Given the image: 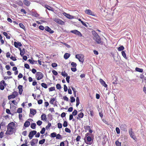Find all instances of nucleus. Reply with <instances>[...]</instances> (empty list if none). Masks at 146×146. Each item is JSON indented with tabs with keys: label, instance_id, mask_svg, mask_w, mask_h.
Returning <instances> with one entry per match:
<instances>
[{
	"label": "nucleus",
	"instance_id": "4468645a",
	"mask_svg": "<svg viewBox=\"0 0 146 146\" xmlns=\"http://www.w3.org/2000/svg\"><path fill=\"white\" fill-rule=\"evenodd\" d=\"M37 139H33L31 142V144L32 146H34L35 143H37L38 142Z\"/></svg>",
	"mask_w": 146,
	"mask_h": 146
},
{
	"label": "nucleus",
	"instance_id": "9d476101",
	"mask_svg": "<svg viewBox=\"0 0 146 146\" xmlns=\"http://www.w3.org/2000/svg\"><path fill=\"white\" fill-rule=\"evenodd\" d=\"M85 12L86 13L93 16H95V15L94 13L90 9H86L85 11Z\"/></svg>",
	"mask_w": 146,
	"mask_h": 146
},
{
	"label": "nucleus",
	"instance_id": "6e6d98bb",
	"mask_svg": "<svg viewBox=\"0 0 146 146\" xmlns=\"http://www.w3.org/2000/svg\"><path fill=\"white\" fill-rule=\"evenodd\" d=\"M49 89L50 92L52 91L55 90V88L54 87H51L49 88Z\"/></svg>",
	"mask_w": 146,
	"mask_h": 146
},
{
	"label": "nucleus",
	"instance_id": "bb28decb",
	"mask_svg": "<svg viewBox=\"0 0 146 146\" xmlns=\"http://www.w3.org/2000/svg\"><path fill=\"white\" fill-rule=\"evenodd\" d=\"M41 85L43 87L45 88H47V85L44 83H42L41 84Z\"/></svg>",
	"mask_w": 146,
	"mask_h": 146
},
{
	"label": "nucleus",
	"instance_id": "2eb2a0df",
	"mask_svg": "<svg viewBox=\"0 0 146 146\" xmlns=\"http://www.w3.org/2000/svg\"><path fill=\"white\" fill-rule=\"evenodd\" d=\"M100 82L101 83V84L105 87H107V85L106 84L105 82L102 79H100Z\"/></svg>",
	"mask_w": 146,
	"mask_h": 146
},
{
	"label": "nucleus",
	"instance_id": "2f4dec72",
	"mask_svg": "<svg viewBox=\"0 0 146 146\" xmlns=\"http://www.w3.org/2000/svg\"><path fill=\"white\" fill-rule=\"evenodd\" d=\"M121 54L124 58L126 59V56L125 52L124 51H122L121 52Z\"/></svg>",
	"mask_w": 146,
	"mask_h": 146
},
{
	"label": "nucleus",
	"instance_id": "473e14b6",
	"mask_svg": "<svg viewBox=\"0 0 146 146\" xmlns=\"http://www.w3.org/2000/svg\"><path fill=\"white\" fill-rule=\"evenodd\" d=\"M22 108H18L17 110V112L19 113H22Z\"/></svg>",
	"mask_w": 146,
	"mask_h": 146
},
{
	"label": "nucleus",
	"instance_id": "c756f323",
	"mask_svg": "<svg viewBox=\"0 0 146 146\" xmlns=\"http://www.w3.org/2000/svg\"><path fill=\"white\" fill-rule=\"evenodd\" d=\"M45 140L44 139L40 140L39 142V144H43L44 143Z\"/></svg>",
	"mask_w": 146,
	"mask_h": 146
},
{
	"label": "nucleus",
	"instance_id": "4d7b16f0",
	"mask_svg": "<svg viewBox=\"0 0 146 146\" xmlns=\"http://www.w3.org/2000/svg\"><path fill=\"white\" fill-rule=\"evenodd\" d=\"M87 139L88 141H90L92 140V138L90 136H88L87 137Z\"/></svg>",
	"mask_w": 146,
	"mask_h": 146
},
{
	"label": "nucleus",
	"instance_id": "79ce46f5",
	"mask_svg": "<svg viewBox=\"0 0 146 146\" xmlns=\"http://www.w3.org/2000/svg\"><path fill=\"white\" fill-rule=\"evenodd\" d=\"M83 116H84V114L82 112L80 113L78 115V117H80V118H82V117H83Z\"/></svg>",
	"mask_w": 146,
	"mask_h": 146
},
{
	"label": "nucleus",
	"instance_id": "603ef678",
	"mask_svg": "<svg viewBox=\"0 0 146 146\" xmlns=\"http://www.w3.org/2000/svg\"><path fill=\"white\" fill-rule=\"evenodd\" d=\"M52 72L53 74L55 76H56L58 74V73L57 72L54 70H52Z\"/></svg>",
	"mask_w": 146,
	"mask_h": 146
},
{
	"label": "nucleus",
	"instance_id": "f03ea898",
	"mask_svg": "<svg viewBox=\"0 0 146 146\" xmlns=\"http://www.w3.org/2000/svg\"><path fill=\"white\" fill-rule=\"evenodd\" d=\"M92 33L94 36L93 39L96 41L97 44H102L103 42L102 41L98 34L94 31H92Z\"/></svg>",
	"mask_w": 146,
	"mask_h": 146
},
{
	"label": "nucleus",
	"instance_id": "9b49d317",
	"mask_svg": "<svg viewBox=\"0 0 146 146\" xmlns=\"http://www.w3.org/2000/svg\"><path fill=\"white\" fill-rule=\"evenodd\" d=\"M129 134L130 136V137L133 139H135V135L134 133L132 131V129H130L129 130Z\"/></svg>",
	"mask_w": 146,
	"mask_h": 146
},
{
	"label": "nucleus",
	"instance_id": "4c0bfd02",
	"mask_svg": "<svg viewBox=\"0 0 146 146\" xmlns=\"http://www.w3.org/2000/svg\"><path fill=\"white\" fill-rule=\"evenodd\" d=\"M19 25L20 27L22 29H24L25 28V26L22 23H20Z\"/></svg>",
	"mask_w": 146,
	"mask_h": 146
},
{
	"label": "nucleus",
	"instance_id": "49530a36",
	"mask_svg": "<svg viewBox=\"0 0 146 146\" xmlns=\"http://www.w3.org/2000/svg\"><path fill=\"white\" fill-rule=\"evenodd\" d=\"M115 130L117 134H119L120 133V129L118 127H116Z\"/></svg>",
	"mask_w": 146,
	"mask_h": 146
},
{
	"label": "nucleus",
	"instance_id": "c03bdc74",
	"mask_svg": "<svg viewBox=\"0 0 146 146\" xmlns=\"http://www.w3.org/2000/svg\"><path fill=\"white\" fill-rule=\"evenodd\" d=\"M17 4L21 6H22L23 5V2L21 1H19L17 2Z\"/></svg>",
	"mask_w": 146,
	"mask_h": 146
},
{
	"label": "nucleus",
	"instance_id": "09e8293b",
	"mask_svg": "<svg viewBox=\"0 0 146 146\" xmlns=\"http://www.w3.org/2000/svg\"><path fill=\"white\" fill-rule=\"evenodd\" d=\"M51 65L54 68L56 67L57 66V64L56 63H52Z\"/></svg>",
	"mask_w": 146,
	"mask_h": 146
},
{
	"label": "nucleus",
	"instance_id": "7ed1b4c3",
	"mask_svg": "<svg viewBox=\"0 0 146 146\" xmlns=\"http://www.w3.org/2000/svg\"><path fill=\"white\" fill-rule=\"evenodd\" d=\"M84 56L81 54H77L76 55V58L78 59L80 62H83L84 61Z\"/></svg>",
	"mask_w": 146,
	"mask_h": 146
},
{
	"label": "nucleus",
	"instance_id": "393cba45",
	"mask_svg": "<svg viewBox=\"0 0 146 146\" xmlns=\"http://www.w3.org/2000/svg\"><path fill=\"white\" fill-rule=\"evenodd\" d=\"M135 70L137 72H143V69L141 68H135Z\"/></svg>",
	"mask_w": 146,
	"mask_h": 146
},
{
	"label": "nucleus",
	"instance_id": "ea45409f",
	"mask_svg": "<svg viewBox=\"0 0 146 146\" xmlns=\"http://www.w3.org/2000/svg\"><path fill=\"white\" fill-rule=\"evenodd\" d=\"M36 123L38 125L40 126L42 123V122L40 120H38L37 122Z\"/></svg>",
	"mask_w": 146,
	"mask_h": 146
},
{
	"label": "nucleus",
	"instance_id": "f704fd0d",
	"mask_svg": "<svg viewBox=\"0 0 146 146\" xmlns=\"http://www.w3.org/2000/svg\"><path fill=\"white\" fill-rule=\"evenodd\" d=\"M56 134L55 132L52 133L51 134V137H54L56 136Z\"/></svg>",
	"mask_w": 146,
	"mask_h": 146
},
{
	"label": "nucleus",
	"instance_id": "3c124183",
	"mask_svg": "<svg viewBox=\"0 0 146 146\" xmlns=\"http://www.w3.org/2000/svg\"><path fill=\"white\" fill-rule=\"evenodd\" d=\"M68 125L67 122L66 121H64L63 124V126L64 127H66Z\"/></svg>",
	"mask_w": 146,
	"mask_h": 146
},
{
	"label": "nucleus",
	"instance_id": "37998d69",
	"mask_svg": "<svg viewBox=\"0 0 146 146\" xmlns=\"http://www.w3.org/2000/svg\"><path fill=\"white\" fill-rule=\"evenodd\" d=\"M70 101L71 102H74L75 101V99L73 97H70Z\"/></svg>",
	"mask_w": 146,
	"mask_h": 146
},
{
	"label": "nucleus",
	"instance_id": "4be33fe9",
	"mask_svg": "<svg viewBox=\"0 0 146 146\" xmlns=\"http://www.w3.org/2000/svg\"><path fill=\"white\" fill-rule=\"evenodd\" d=\"M30 124V123L29 121H27L24 124V126L26 127H27L29 126Z\"/></svg>",
	"mask_w": 146,
	"mask_h": 146
},
{
	"label": "nucleus",
	"instance_id": "1a4fd4ad",
	"mask_svg": "<svg viewBox=\"0 0 146 146\" xmlns=\"http://www.w3.org/2000/svg\"><path fill=\"white\" fill-rule=\"evenodd\" d=\"M36 133V131L33 130L30 132L29 137L30 139H31L34 135H35Z\"/></svg>",
	"mask_w": 146,
	"mask_h": 146
},
{
	"label": "nucleus",
	"instance_id": "0eeeda50",
	"mask_svg": "<svg viewBox=\"0 0 146 146\" xmlns=\"http://www.w3.org/2000/svg\"><path fill=\"white\" fill-rule=\"evenodd\" d=\"M6 86V84L4 80H3L0 82V89L3 90L4 89V86Z\"/></svg>",
	"mask_w": 146,
	"mask_h": 146
},
{
	"label": "nucleus",
	"instance_id": "423d86ee",
	"mask_svg": "<svg viewBox=\"0 0 146 146\" xmlns=\"http://www.w3.org/2000/svg\"><path fill=\"white\" fill-rule=\"evenodd\" d=\"M18 95V92L15 91L14 92L12 95L9 96H8V99L9 100L11 98H14Z\"/></svg>",
	"mask_w": 146,
	"mask_h": 146
},
{
	"label": "nucleus",
	"instance_id": "39448f33",
	"mask_svg": "<svg viewBox=\"0 0 146 146\" xmlns=\"http://www.w3.org/2000/svg\"><path fill=\"white\" fill-rule=\"evenodd\" d=\"M53 20L59 24L61 25H64V22L63 21L58 18H54L53 19Z\"/></svg>",
	"mask_w": 146,
	"mask_h": 146
},
{
	"label": "nucleus",
	"instance_id": "5701e85b",
	"mask_svg": "<svg viewBox=\"0 0 146 146\" xmlns=\"http://www.w3.org/2000/svg\"><path fill=\"white\" fill-rule=\"evenodd\" d=\"M25 50L24 49H23L22 50H21L20 52V54L22 56H23L24 54L25 53Z\"/></svg>",
	"mask_w": 146,
	"mask_h": 146
},
{
	"label": "nucleus",
	"instance_id": "6ab92c4d",
	"mask_svg": "<svg viewBox=\"0 0 146 146\" xmlns=\"http://www.w3.org/2000/svg\"><path fill=\"white\" fill-rule=\"evenodd\" d=\"M30 113L34 115L36 113V111L35 109H31Z\"/></svg>",
	"mask_w": 146,
	"mask_h": 146
},
{
	"label": "nucleus",
	"instance_id": "f257e3e1",
	"mask_svg": "<svg viewBox=\"0 0 146 146\" xmlns=\"http://www.w3.org/2000/svg\"><path fill=\"white\" fill-rule=\"evenodd\" d=\"M15 131V124L13 122L9 123L7 126V130L6 134L7 135L12 134Z\"/></svg>",
	"mask_w": 146,
	"mask_h": 146
},
{
	"label": "nucleus",
	"instance_id": "bf43d9fd",
	"mask_svg": "<svg viewBox=\"0 0 146 146\" xmlns=\"http://www.w3.org/2000/svg\"><path fill=\"white\" fill-rule=\"evenodd\" d=\"M25 67L27 69L29 68V65L27 64H25L24 65Z\"/></svg>",
	"mask_w": 146,
	"mask_h": 146
},
{
	"label": "nucleus",
	"instance_id": "e433bc0d",
	"mask_svg": "<svg viewBox=\"0 0 146 146\" xmlns=\"http://www.w3.org/2000/svg\"><path fill=\"white\" fill-rule=\"evenodd\" d=\"M56 88L58 89H60L61 88V85L60 84H57L56 85Z\"/></svg>",
	"mask_w": 146,
	"mask_h": 146
},
{
	"label": "nucleus",
	"instance_id": "b1692460",
	"mask_svg": "<svg viewBox=\"0 0 146 146\" xmlns=\"http://www.w3.org/2000/svg\"><path fill=\"white\" fill-rule=\"evenodd\" d=\"M45 7H46L47 9L48 10L51 11H52V9L51 7H50L49 6H48L47 5H45Z\"/></svg>",
	"mask_w": 146,
	"mask_h": 146
},
{
	"label": "nucleus",
	"instance_id": "ddd939ff",
	"mask_svg": "<svg viewBox=\"0 0 146 146\" xmlns=\"http://www.w3.org/2000/svg\"><path fill=\"white\" fill-rule=\"evenodd\" d=\"M45 30L51 34L53 33L54 32L53 31L51 30L50 28L47 26L45 27Z\"/></svg>",
	"mask_w": 146,
	"mask_h": 146
},
{
	"label": "nucleus",
	"instance_id": "0e129e2a",
	"mask_svg": "<svg viewBox=\"0 0 146 146\" xmlns=\"http://www.w3.org/2000/svg\"><path fill=\"white\" fill-rule=\"evenodd\" d=\"M81 138V137L80 135H78L76 138V141H79Z\"/></svg>",
	"mask_w": 146,
	"mask_h": 146
},
{
	"label": "nucleus",
	"instance_id": "dca6fc26",
	"mask_svg": "<svg viewBox=\"0 0 146 146\" xmlns=\"http://www.w3.org/2000/svg\"><path fill=\"white\" fill-rule=\"evenodd\" d=\"M14 45L15 47L16 48H18V46H22V44L20 42H15Z\"/></svg>",
	"mask_w": 146,
	"mask_h": 146
},
{
	"label": "nucleus",
	"instance_id": "864d4df0",
	"mask_svg": "<svg viewBox=\"0 0 146 146\" xmlns=\"http://www.w3.org/2000/svg\"><path fill=\"white\" fill-rule=\"evenodd\" d=\"M56 137L57 139H60L61 138V135L59 134H58Z\"/></svg>",
	"mask_w": 146,
	"mask_h": 146
},
{
	"label": "nucleus",
	"instance_id": "680f3d73",
	"mask_svg": "<svg viewBox=\"0 0 146 146\" xmlns=\"http://www.w3.org/2000/svg\"><path fill=\"white\" fill-rule=\"evenodd\" d=\"M68 88L66 86V85H64V90L65 92H66L67 91Z\"/></svg>",
	"mask_w": 146,
	"mask_h": 146
},
{
	"label": "nucleus",
	"instance_id": "69168bd1",
	"mask_svg": "<svg viewBox=\"0 0 146 146\" xmlns=\"http://www.w3.org/2000/svg\"><path fill=\"white\" fill-rule=\"evenodd\" d=\"M71 70L72 71L74 72H75L76 71V67H74L73 68H71Z\"/></svg>",
	"mask_w": 146,
	"mask_h": 146
},
{
	"label": "nucleus",
	"instance_id": "a18cd8bd",
	"mask_svg": "<svg viewBox=\"0 0 146 146\" xmlns=\"http://www.w3.org/2000/svg\"><path fill=\"white\" fill-rule=\"evenodd\" d=\"M65 131L66 132L68 133H70L71 132L70 130L68 128H66L65 129Z\"/></svg>",
	"mask_w": 146,
	"mask_h": 146
},
{
	"label": "nucleus",
	"instance_id": "cd10ccee",
	"mask_svg": "<svg viewBox=\"0 0 146 146\" xmlns=\"http://www.w3.org/2000/svg\"><path fill=\"white\" fill-rule=\"evenodd\" d=\"M116 145L117 146H121V143L119 141H116L115 142Z\"/></svg>",
	"mask_w": 146,
	"mask_h": 146
},
{
	"label": "nucleus",
	"instance_id": "f8f14e48",
	"mask_svg": "<svg viewBox=\"0 0 146 146\" xmlns=\"http://www.w3.org/2000/svg\"><path fill=\"white\" fill-rule=\"evenodd\" d=\"M63 15L67 18L70 19H72L74 18V16L71 15H70L67 14L65 12L63 13Z\"/></svg>",
	"mask_w": 146,
	"mask_h": 146
},
{
	"label": "nucleus",
	"instance_id": "5fc2aeb1",
	"mask_svg": "<svg viewBox=\"0 0 146 146\" xmlns=\"http://www.w3.org/2000/svg\"><path fill=\"white\" fill-rule=\"evenodd\" d=\"M62 124L60 123H58V127L60 129L62 128Z\"/></svg>",
	"mask_w": 146,
	"mask_h": 146
},
{
	"label": "nucleus",
	"instance_id": "6e6552de",
	"mask_svg": "<svg viewBox=\"0 0 146 146\" xmlns=\"http://www.w3.org/2000/svg\"><path fill=\"white\" fill-rule=\"evenodd\" d=\"M70 32L74 34L78 35L80 37L82 36L81 33L77 30H75L71 31Z\"/></svg>",
	"mask_w": 146,
	"mask_h": 146
},
{
	"label": "nucleus",
	"instance_id": "052dcab7",
	"mask_svg": "<svg viewBox=\"0 0 146 146\" xmlns=\"http://www.w3.org/2000/svg\"><path fill=\"white\" fill-rule=\"evenodd\" d=\"M10 58L13 61H16L17 60V59H16L15 57L13 56H11L10 57Z\"/></svg>",
	"mask_w": 146,
	"mask_h": 146
},
{
	"label": "nucleus",
	"instance_id": "a19ab883",
	"mask_svg": "<svg viewBox=\"0 0 146 146\" xmlns=\"http://www.w3.org/2000/svg\"><path fill=\"white\" fill-rule=\"evenodd\" d=\"M55 101V99L54 98H53L50 100V103L51 104H53Z\"/></svg>",
	"mask_w": 146,
	"mask_h": 146
},
{
	"label": "nucleus",
	"instance_id": "c9c22d12",
	"mask_svg": "<svg viewBox=\"0 0 146 146\" xmlns=\"http://www.w3.org/2000/svg\"><path fill=\"white\" fill-rule=\"evenodd\" d=\"M33 15L35 17H37L39 16V15L36 12H34L33 13Z\"/></svg>",
	"mask_w": 146,
	"mask_h": 146
},
{
	"label": "nucleus",
	"instance_id": "774afa93",
	"mask_svg": "<svg viewBox=\"0 0 146 146\" xmlns=\"http://www.w3.org/2000/svg\"><path fill=\"white\" fill-rule=\"evenodd\" d=\"M11 55V54L9 52H7L6 54V56L7 58H9L10 57V56Z\"/></svg>",
	"mask_w": 146,
	"mask_h": 146
},
{
	"label": "nucleus",
	"instance_id": "58836bf2",
	"mask_svg": "<svg viewBox=\"0 0 146 146\" xmlns=\"http://www.w3.org/2000/svg\"><path fill=\"white\" fill-rule=\"evenodd\" d=\"M45 131V129L44 127H43L42 128V130L40 131V133L42 134H44Z\"/></svg>",
	"mask_w": 146,
	"mask_h": 146
},
{
	"label": "nucleus",
	"instance_id": "f3484780",
	"mask_svg": "<svg viewBox=\"0 0 146 146\" xmlns=\"http://www.w3.org/2000/svg\"><path fill=\"white\" fill-rule=\"evenodd\" d=\"M41 120L43 121H46L47 118L46 115L45 114H42L41 115Z\"/></svg>",
	"mask_w": 146,
	"mask_h": 146
},
{
	"label": "nucleus",
	"instance_id": "20e7f679",
	"mask_svg": "<svg viewBox=\"0 0 146 146\" xmlns=\"http://www.w3.org/2000/svg\"><path fill=\"white\" fill-rule=\"evenodd\" d=\"M36 76L37 77V80H39L42 78L43 77V74L41 72H38L36 73Z\"/></svg>",
	"mask_w": 146,
	"mask_h": 146
},
{
	"label": "nucleus",
	"instance_id": "8fccbe9b",
	"mask_svg": "<svg viewBox=\"0 0 146 146\" xmlns=\"http://www.w3.org/2000/svg\"><path fill=\"white\" fill-rule=\"evenodd\" d=\"M28 61L31 64H33L34 62H36V61H34V60H32L30 59H29L28 60Z\"/></svg>",
	"mask_w": 146,
	"mask_h": 146
},
{
	"label": "nucleus",
	"instance_id": "aec40b11",
	"mask_svg": "<svg viewBox=\"0 0 146 146\" xmlns=\"http://www.w3.org/2000/svg\"><path fill=\"white\" fill-rule=\"evenodd\" d=\"M23 3L25 5L27 6H29L30 4V2L29 1L26 0H24Z\"/></svg>",
	"mask_w": 146,
	"mask_h": 146
},
{
	"label": "nucleus",
	"instance_id": "412c9836",
	"mask_svg": "<svg viewBox=\"0 0 146 146\" xmlns=\"http://www.w3.org/2000/svg\"><path fill=\"white\" fill-rule=\"evenodd\" d=\"M70 56V54L68 53H65L64 56V57L65 59H68Z\"/></svg>",
	"mask_w": 146,
	"mask_h": 146
},
{
	"label": "nucleus",
	"instance_id": "e2e57ef3",
	"mask_svg": "<svg viewBox=\"0 0 146 146\" xmlns=\"http://www.w3.org/2000/svg\"><path fill=\"white\" fill-rule=\"evenodd\" d=\"M70 76H67L66 77V80L67 82L68 83H69V79H70Z\"/></svg>",
	"mask_w": 146,
	"mask_h": 146
},
{
	"label": "nucleus",
	"instance_id": "7c9ffc66",
	"mask_svg": "<svg viewBox=\"0 0 146 146\" xmlns=\"http://www.w3.org/2000/svg\"><path fill=\"white\" fill-rule=\"evenodd\" d=\"M61 75L64 77L67 76L68 74L65 72H62L61 73Z\"/></svg>",
	"mask_w": 146,
	"mask_h": 146
},
{
	"label": "nucleus",
	"instance_id": "13d9d810",
	"mask_svg": "<svg viewBox=\"0 0 146 146\" xmlns=\"http://www.w3.org/2000/svg\"><path fill=\"white\" fill-rule=\"evenodd\" d=\"M61 43L62 44H64V45H65L68 48H70V46L69 45H68L66 43H64L63 42H61Z\"/></svg>",
	"mask_w": 146,
	"mask_h": 146
},
{
	"label": "nucleus",
	"instance_id": "72a5a7b5",
	"mask_svg": "<svg viewBox=\"0 0 146 146\" xmlns=\"http://www.w3.org/2000/svg\"><path fill=\"white\" fill-rule=\"evenodd\" d=\"M71 65L73 67H76L77 64L76 63L72 62L71 63Z\"/></svg>",
	"mask_w": 146,
	"mask_h": 146
},
{
	"label": "nucleus",
	"instance_id": "a878e982",
	"mask_svg": "<svg viewBox=\"0 0 146 146\" xmlns=\"http://www.w3.org/2000/svg\"><path fill=\"white\" fill-rule=\"evenodd\" d=\"M36 126V124L35 123H33L31 124V128L33 129H34L35 128V126Z\"/></svg>",
	"mask_w": 146,
	"mask_h": 146
},
{
	"label": "nucleus",
	"instance_id": "338daca9",
	"mask_svg": "<svg viewBox=\"0 0 146 146\" xmlns=\"http://www.w3.org/2000/svg\"><path fill=\"white\" fill-rule=\"evenodd\" d=\"M39 28L40 30H43L44 29V27L42 25H40L39 26Z\"/></svg>",
	"mask_w": 146,
	"mask_h": 146
},
{
	"label": "nucleus",
	"instance_id": "de8ad7c7",
	"mask_svg": "<svg viewBox=\"0 0 146 146\" xmlns=\"http://www.w3.org/2000/svg\"><path fill=\"white\" fill-rule=\"evenodd\" d=\"M77 110H75L74 111L72 112V114L73 115L75 116L77 115Z\"/></svg>",
	"mask_w": 146,
	"mask_h": 146
},
{
	"label": "nucleus",
	"instance_id": "c85d7f7f",
	"mask_svg": "<svg viewBox=\"0 0 146 146\" xmlns=\"http://www.w3.org/2000/svg\"><path fill=\"white\" fill-rule=\"evenodd\" d=\"M124 49V47L123 46H119L118 49V51H121V50H122Z\"/></svg>",
	"mask_w": 146,
	"mask_h": 146
},
{
	"label": "nucleus",
	"instance_id": "a211bd4d",
	"mask_svg": "<svg viewBox=\"0 0 146 146\" xmlns=\"http://www.w3.org/2000/svg\"><path fill=\"white\" fill-rule=\"evenodd\" d=\"M23 86L22 85H19L18 87V88L19 90V93L20 94H22V91H23V89H22Z\"/></svg>",
	"mask_w": 146,
	"mask_h": 146
}]
</instances>
